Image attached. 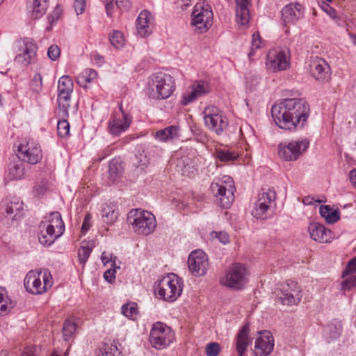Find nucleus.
Segmentation results:
<instances>
[{
    "label": "nucleus",
    "instance_id": "1",
    "mask_svg": "<svg viewBox=\"0 0 356 356\" xmlns=\"http://www.w3.org/2000/svg\"><path fill=\"white\" fill-rule=\"evenodd\" d=\"M271 114L280 129L294 131L306 124L310 115V106L303 98H286L272 106Z\"/></svg>",
    "mask_w": 356,
    "mask_h": 356
},
{
    "label": "nucleus",
    "instance_id": "2",
    "mask_svg": "<svg viewBox=\"0 0 356 356\" xmlns=\"http://www.w3.org/2000/svg\"><path fill=\"white\" fill-rule=\"evenodd\" d=\"M183 281L175 273L159 280L154 289L156 297L165 301L174 302L181 294Z\"/></svg>",
    "mask_w": 356,
    "mask_h": 356
},
{
    "label": "nucleus",
    "instance_id": "3",
    "mask_svg": "<svg viewBox=\"0 0 356 356\" xmlns=\"http://www.w3.org/2000/svg\"><path fill=\"white\" fill-rule=\"evenodd\" d=\"M127 220L136 234L144 236L152 233L156 227L155 216L151 212L140 209L131 210Z\"/></svg>",
    "mask_w": 356,
    "mask_h": 356
},
{
    "label": "nucleus",
    "instance_id": "4",
    "mask_svg": "<svg viewBox=\"0 0 356 356\" xmlns=\"http://www.w3.org/2000/svg\"><path fill=\"white\" fill-rule=\"evenodd\" d=\"M149 86V97L154 99H165L172 93L175 81L172 76L163 72L152 75Z\"/></svg>",
    "mask_w": 356,
    "mask_h": 356
},
{
    "label": "nucleus",
    "instance_id": "5",
    "mask_svg": "<svg viewBox=\"0 0 356 356\" xmlns=\"http://www.w3.org/2000/svg\"><path fill=\"white\" fill-rule=\"evenodd\" d=\"M53 285V279L48 269L39 272H29L24 279V287L32 294H42Z\"/></svg>",
    "mask_w": 356,
    "mask_h": 356
},
{
    "label": "nucleus",
    "instance_id": "6",
    "mask_svg": "<svg viewBox=\"0 0 356 356\" xmlns=\"http://www.w3.org/2000/svg\"><path fill=\"white\" fill-rule=\"evenodd\" d=\"M220 284L233 290H241L247 283V270L240 263L233 264L225 271L219 280Z\"/></svg>",
    "mask_w": 356,
    "mask_h": 356
},
{
    "label": "nucleus",
    "instance_id": "7",
    "mask_svg": "<svg viewBox=\"0 0 356 356\" xmlns=\"http://www.w3.org/2000/svg\"><path fill=\"white\" fill-rule=\"evenodd\" d=\"M213 14L211 6L205 3H197L191 14V24L199 33L207 32L213 24Z\"/></svg>",
    "mask_w": 356,
    "mask_h": 356
},
{
    "label": "nucleus",
    "instance_id": "8",
    "mask_svg": "<svg viewBox=\"0 0 356 356\" xmlns=\"http://www.w3.org/2000/svg\"><path fill=\"white\" fill-rule=\"evenodd\" d=\"M175 336L172 329L162 322H156L152 325L149 334L152 346L161 350L167 348L172 343Z\"/></svg>",
    "mask_w": 356,
    "mask_h": 356
},
{
    "label": "nucleus",
    "instance_id": "9",
    "mask_svg": "<svg viewBox=\"0 0 356 356\" xmlns=\"http://www.w3.org/2000/svg\"><path fill=\"white\" fill-rule=\"evenodd\" d=\"M205 126L218 135H220L228 126L227 118L218 107L210 105L207 106L203 113Z\"/></svg>",
    "mask_w": 356,
    "mask_h": 356
},
{
    "label": "nucleus",
    "instance_id": "10",
    "mask_svg": "<svg viewBox=\"0 0 356 356\" xmlns=\"http://www.w3.org/2000/svg\"><path fill=\"white\" fill-rule=\"evenodd\" d=\"M275 294L276 298L284 305H297L302 299L301 289L297 282L293 280H288L281 284Z\"/></svg>",
    "mask_w": 356,
    "mask_h": 356
},
{
    "label": "nucleus",
    "instance_id": "11",
    "mask_svg": "<svg viewBox=\"0 0 356 356\" xmlns=\"http://www.w3.org/2000/svg\"><path fill=\"white\" fill-rule=\"evenodd\" d=\"M16 156L23 162L35 165L42 160V152L40 145L35 141H24L18 145Z\"/></svg>",
    "mask_w": 356,
    "mask_h": 356
},
{
    "label": "nucleus",
    "instance_id": "12",
    "mask_svg": "<svg viewBox=\"0 0 356 356\" xmlns=\"http://www.w3.org/2000/svg\"><path fill=\"white\" fill-rule=\"evenodd\" d=\"M309 141L307 138L293 140L287 145L278 146L279 156L286 161H296L309 147Z\"/></svg>",
    "mask_w": 356,
    "mask_h": 356
},
{
    "label": "nucleus",
    "instance_id": "13",
    "mask_svg": "<svg viewBox=\"0 0 356 356\" xmlns=\"http://www.w3.org/2000/svg\"><path fill=\"white\" fill-rule=\"evenodd\" d=\"M275 200L276 192L273 188H268L266 191L262 189L252 211V216L257 219L267 218V212Z\"/></svg>",
    "mask_w": 356,
    "mask_h": 356
},
{
    "label": "nucleus",
    "instance_id": "14",
    "mask_svg": "<svg viewBox=\"0 0 356 356\" xmlns=\"http://www.w3.org/2000/svg\"><path fill=\"white\" fill-rule=\"evenodd\" d=\"M188 266L193 275H204L209 268L207 255L202 250L193 251L188 259Z\"/></svg>",
    "mask_w": 356,
    "mask_h": 356
},
{
    "label": "nucleus",
    "instance_id": "15",
    "mask_svg": "<svg viewBox=\"0 0 356 356\" xmlns=\"http://www.w3.org/2000/svg\"><path fill=\"white\" fill-rule=\"evenodd\" d=\"M212 194L216 197L218 204L222 208L230 207L234 200V195L232 185L227 188L223 184L212 182L210 186Z\"/></svg>",
    "mask_w": 356,
    "mask_h": 356
},
{
    "label": "nucleus",
    "instance_id": "16",
    "mask_svg": "<svg viewBox=\"0 0 356 356\" xmlns=\"http://www.w3.org/2000/svg\"><path fill=\"white\" fill-rule=\"evenodd\" d=\"M310 237L315 241L322 243H331L334 238V233L323 225L313 222L308 227Z\"/></svg>",
    "mask_w": 356,
    "mask_h": 356
},
{
    "label": "nucleus",
    "instance_id": "17",
    "mask_svg": "<svg viewBox=\"0 0 356 356\" xmlns=\"http://www.w3.org/2000/svg\"><path fill=\"white\" fill-rule=\"evenodd\" d=\"M266 67L273 72L286 70L289 65L286 54L282 51H270L266 58Z\"/></svg>",
    "mask_w": 356,
    "mask_h": 356
},
{
    "label": "nucleus",
    "instance_id": "18",
    "mask_svg": "<svg viewBox=\"0 0 356 356\" xmlns=\"http://www.w3.org/2000/svg\"><path fill=\"white\" fill-rule=\"evenodd\" d=\"M260 334L255 341L254 353L255 356H268L273 350V337L268 331L260 332Z\"/></svg>",
    "mask_w": 356,
    "mask_h": 356
},
{
    "label": "nucleus",
    "instance_id": "19",
    "mask_svg": "<svg viewBox=\"0 0 356 356\" xmlns=\"http://www.w3.org/2000/svg\"><path fill=\"white\" fill-rule=\"evenodd\" d=\"M120 111L122 119L113 115L108 124L111 134L115 136H119L124 132L129 127L131 122V117L123 111L122 107H120Z\"/></svg>",
    "mask_w": 356,
    "mask_h": 356
},
{
    "label": "nucleus",
    "instance_id": "20",
    "mask_svg": "<svg viewBox=\"0 0 356 356\" xmlns=\"http://www.w3.org/2000/svg\"><path fill=\"white\" fill-rule=\"evenodd\" d=\"M37 49L32 41L25 42L22 53L15 56V62L22 67H27L35 59Z\"/></svg>",
    "mask_w": 356,
    "mask_h": 356
},
{
    "label": "nucleus",
    "instance_id": "21",
    "mask_svg": "<svg viewBox=\"0 0 356 356\" xmlns=\"http://www.w3.org/2000/svg\"><path fill=\"white\" fill-rule=\"evenodd\" d=\"M27 171V166L17 156L10 161L8 165L7 178L10 180L22 179Z\"/></svg>",
    "mask_w": 356,
    "mask_h": 356
},
{
    "label": "nucleus",
    "instance_id": "22",
    "mask_svg": "<svg viewBox=\"0 0 356 356\" xmlns=\"http://www.w3.org/2000/svg\"><path fill=\"white\" fill-rule=\"evenodd\" d=\"M312 74L319 82L326 83L331 78L330 67L324 59H319L314 63Z\"/></svg>",
    "mask_w": 356,
    "mask_h": 356
},
{
    "label": "nucleus",
    "instance_id": "23",
    "mask_svg": "<svg viewBox=\"0 0 356 356\" xmlns=\"http://www.w3.org/2000/svg\"><path fill=\"white\" fill-rule=\"evenodd\" d=\"M301 5L300 3H289L282 10V17L285 24H294L301 15Z\"/></svg>",
    "mask_w": 356,
    "mask_h": 356
},
{
    "label": "nucleus",
    "instance_id": "24",
    "mask_svg": "<svg viewBox=\"0 0 356 356\" xmlns=\"http://www.w3.org/2000/svg\"><path fill=\"white\" fill-rule=\"evenodd\" d=\"M49 0H27V10L33 19H38L46 13Z\"/></svg>",
    "mask_w": 356,
    "mask_h": 356
},
{
    "label": "nucleus",
    "instance_id": "25",
    "mask_svg": "<svg viewBox=\"0 0 356 356\" xmlns=\"http://www.w3.org/2000/svg\"><path fill=\"white\" fill-rule=\"evenodd\" d=\"M152 22V15L147 10H142L136 20V28L138 33L142 37H145L150 34V24Z\"/></svg>",
    "mask_w": 356,
    "mask_h": 356
},
{
    "label": "nucleus",
    "instance_id": "26",
    "mask_svg": "<svg viewBox=\"0 0 356 356\" xmlns=\"http://www.w3.org/2000/svg\"><path fill=\"white\" fill-rule=\"evenodd\" d=\"M236 3V19L238 24L246 25L250 20L249 0H234Z\"/></svg>",
    "mask_w": 356,
    "mask_h": 356
},
{
    "label": "nucleus",
    "instance_id": "27",
    "mask_svg": "<svg viewBox=\"0 0 356 356\" xmlns=\"http://www.w3.org/2000/svg\"><path fill=\"white\" fill-rule=\"evenodd\" d=\"M249 332L250 327L247 323L240 330L237 334L236 350L238 356H243V354L251 343V339L249 338Z\"/></svg>",
    "mask_w": 356,
    "mask_h": 356
},
{
    "label": "nucleus",
    "instance_id": "28",
    "mask_svg": "<svg viewBox=\"0 0 356 356\" xmlns=\"http://www.w3.org/2000/svg\"><path fill=\"white\" fill-rule=\"evenodd\" d=\"M178 126L171 125L156 132L154 137L159 141L168 142L178 139L179 134Z\"/></svg>",
    "mask_w": 356,
    "mask_h": 356
},
{
    "label": "nucleus",
    "instance_id": "29",
    "mask_svg": "<svg viewBox=\"0 0 356 356\" xmlns=\"http://www.w3.org/2000/svg\"><path fill=\"white\" fill-rule=\"evenodd\" d=\"M5 211L6 218H10L12 220H19L22 216L23 203L12 201L6 205Z\"/></svg>",
    "mask_w": 356,
    "mask_h": 356
},
{
    "label": "nucleus",
    "instance_id": "30",
    "mask_svg": "<svg viewBox=\"0 0 356 356\" xmlns=\"http://www.w3.org/2000/svg\"><path fill=\"white\" fill-rule=\"evenodd\" d=\"M47 221H42L47 225H52L53 228L57 229L58 235H62L65 231L64 222L62 220L61 215L58 211L51 212L46 217Z\"/></svg>",
    "mask_w": 356,
    "mask_h": 356
},
{
    "label": "nucleus",
    "instance_id": "31",
    "mask_svg": "<svg viewBox=\"0 0 356 356\" xmlns=\"http://www.w3.org/2000/svg\"><path fill=\"white\" fill-rule=\"evenodd\" d=\"M101 213L102 220L106 224H113L118 218V211L113 204L102 205Z\"/></svg>",
    "mask_w": 356,
    "mask_h": 356
},
{
    "label": "nucleus",
    "instance_id": "32",
    "mask_svg": "<svg viewBox=\"0 0 356 356\" xmlns=\"http://www.w3.org/2000/svg\"><path fill=\"white\" fill-rule=\"evenodd\" d=\"M342 329L341 322L334 319L325 327L324 332L331 340H334L340 337Z\"/></svg>",
    "mask_w": 356,
    "mask_h": 356
},
{
    "label": "nucleus",
    "instance_id": "33",
    "mask_svg": "<svg viewBox=\"0 0 356 356\" xmlns=\"http://www.w3.org/2000/svg\"><path fill=\"white\" fill-rule=\"evenodd\" d=\"M118 341L113 340V343H105L99 349L96 356H122V353L118 348Z\"/></svg>",
    "mask_w": 356,
    "mask_h": 356
},
{
    "label": "nucleus",
    "instance_id": "34",
    "mask_svg": "<svg viewBox=\"0 0 356 356\" xmlns=\"http://www.w3.org/2000/svg\"><path fill=\"white\" fill-rule=\"evenodd\" d=\"M58 95H71L73 91V82L69 76H61L58 82Z\"/></svg>",
    "mask_w": 356,
    "mask_h": 356
},
{
    "label": "nucleus",
    "instance_id": "35",
    "mask_svg": "<svg viewBox=\"0 0 356 356\" xmlns=\"http://www.w3.org/2000/svg\"><path fill=\"white\" fill-rule=\"evenodd\" d=\"M124 172L122 163L118 160L113 159L108 165V179L114 182L120 178Z\"/></svg>",
    "mask_w": 356,
    "mask_h": 356
},
{
    "label": "nucleus",
    "instance_id": "36",
    "mask_svg": "<svg viewBox=\"0 0 356 356\" xmlns=\"http://www.w3.org/2000/svg\"><path fill=\"white\" fill-rule=\"evenodd\" d=\"M149 164V158L145 152V149L142 145L138 146L136 154V166L140 170H145Z\"/></svg>",
    "mask_w": 356,
    "mask_h": 356
},
{
    "label": "nucleus",
    "instance_id": "37",
    "mask_svg": "<svg viewBox=\"0 0 356 356\" xmlns=\"http://www.w3.org/2000/svg\"><path fill=\"white\" fill-rule=\"evenodd\" d=\"M13 307L12 301L5 288L0 286V316L7 314Z\"/></svg>",
    "mask_w": 356,
    "mask_h": 356
},
{
    "label": "nucleus",
    "instance_id": "38",
    "mask_svg": "<svg viewBox=\"0 0 356 356\" xmlns=\"http://www.w3.org/2000/svg\"><path fill=\"white\" fill-rule=\"evenodd\" d=\"M70 99L71 95H58V115L63 118L68 116Z\"/></svg>",
    "mask_w": 356,
    "mask_h": 356
},
{
    "label": "nucleus",
    "instance_id": "39",
    "mask_svg": "<svg viewBox=\"0 0 356 356\" xmlns=\"http://www.w3.org/2000/svg\"><path fill=\"white\" fill-rule=\"evenodd\" d=\"M97 76V74L95 70L92 69H86L77 77V83L80 86L86 88V84L95 79Z\"/></svg>",
    "mask_w": 356,
    "mask_h": 356
},
{
    "label": "nucleus",
    "instance_id": "40",
    "mask_svg": "<svg viewBox=\"0 0 356 356\" xmlns=\"http://www.w3.org/2000/svg\"><path fill=\"white\" fill-rule=\"evenodd\" d=\"M215 154L216 158L221 162H229L234 161L238 157V154L237 153L225 148L216 149Z\"/></svg>",
    "mask_w": 356,
    "mask_h": 356
},
{
    "label": "nucleus",
    "instance_id": "41",
    "mask_svg": "<svg viewBox=\"0 0 356 356\" xmlns=\"http://www.w3.org/2000/svg\"><path fill=\"white\" fill-rule=\"evenodd\" d=\"M76 330V323L71 319H66L63 323V334L65 341L70 339Z\"/></svg>",
    "mask_w": 356,
    "mask_h": 356
},
{
    "label": "nucleus",
    "instance_id": "42",
    "mask_svg": "<svg viewBox=\"0 0 356 356\" xmlns=\"http://www.w3.org/2000/svg\"><path fill=\"white\" fill-rule=\"evenodd\" d=\"M191 88L199 97L208 94L211 90L209 84L202 80L195 82Z\"/></svg>",
    "mask_w": 356,
    "mask_h": 356
},
{
    "label": "nucleus",
    "instance_id": "43",
    "mask_svg": "<svg viewBox=\"0 0 356 356\" xmlns=\"http://www.w3.org/2000/svg\"><path fill=\"white\" fill-rule=\"evenodd\" d=\"M60 235H58L57 233V236H50L48 234H43V229H40V232L38 234V240L40 244L44 246H50L55 240L58 238Z\"/></svg>",
    "mask_w": 356,
    "mask_h": 356
},
{
    "label": "nucleus",
    "instance_id": "44",
    "mask_svg": "<svg viewBox=\"0 0 356 356\" xmlns=\"http://www.w3.org/2000/svg\"><path fill=\"white\" fill-rule=\"evenodd\" d=\"M321 7V9L333 20H334L336 23H337L339 25H341L343 21L341 20V17L337 15V11L332 6H330L327 3H323Z\"/></svg>",
    "mask_w": 356,
    "mask_h": 356
},
{
    "label": "nucleus",
    "instance_id": "45",
    "mask_svg": "<svg viewBox=\"0 0 356 356\" xmlns=\"http://www.w3.org/2000/svg\"><path fill=\"white\" fill-rule=\"evenodd\" d=\"M111 44L115 48L123 47L124 38L123 34L119 31H114L109 38Z\"/></svg>",
    "mask_w": 356,
    "mask_h": 356
},
{
    "label": "nucleus",
    "instance_id": "46",
    "mask_svg": "<svg viewBox=\"0 0 356 356\" xmlns=\"http://www.w3.org/2000/svg\"><path fill=\"white\" fill-rule=\"evenodd\" d=\"M349 275V277L341 282V289L343 291H350L351 289L356 286V272Z\"/></svg>",
    "mask_w": 356,
    "mask_h": 356
},
{
    "label": "nucleus",
    "instance_id": "47",
    "mask_svg": "<svg viewBox=\"0 0 356 356\" xmlns=\"http://www.w3.org/2000/svg\"><path fill=\"white\" fill-rule=\"evenodd\" d=\"M57 131L59 136L63 138L67 136L70 133V124L65 120H58L57 124Z\"/></svg>",
    "mask_w": 356,
    "mask_h": 356
},
{
    "label": "nucleus",
    "instance_id": "48",
    "mask_svg": "<svg viewBox=\"0 0 356 356\" xmlns=\"http://www.w3.org/2000/svg\"><path fill=\"white\" fill-rule=\"evenodd\" d=\"M145 152L151 158L161 157L163 153V149L157 145H149L145 149Z\"/></svg>",
    "mask_w": 356,
    "mask_h": 356
},
{
    "label": "nucleus",
    "instance_id": "49",
    "mask_svg": "<svg viewBox=\"0 0 356 356\" xmlns=\"http://www.w3.org/2000/svg\"><path fill=\"white\" fill-rule=\"evenodd\" d=\"M199 97L191 88V91H187L182 95L181 103L182 105L186 106L197 99Z\"/></svg>",
    "mask_w": 356,
    "mask_h": 356
},
{
    "label": "nucleus",
    "instance_id": "50",
    "mask_svg": "<svg viewBox=\"0 0 356 356\" xmlns=\"http://www.w3.org/2000/svg\"><path fill=\"white\" fill-rule=\"evenodd\" d=\"M121 311L122 314L127 318H132L137 313L136 306L134 303L123 305Z\"/></svg>",
    "mask_w": 356,
    "mask_h": 356
},
{
    "label": "nucleus",
    "instance_id": "51",
    "mask_svg": "<svg viewBox=\"0 0 356 356\" xmlns=\"http://www.w3.org/2000/svg\"><path fill=\"white\" fill-rule=\"evenodd\" d=\"M91 252L92 248L89 246L81 245L78 252V257L81 264L84 265L86 264Z\"/></svg>",
    "mask_w": 356,
    "mask_h": 356
},
{
    "label": "nucleus",
    "instance_id": "52",
    "mask_svg": "<svg viewBox=\"0 0 356 356\" xmlns=\"http://www.w3.org/2000/svg\"><path fill=\"white\" fill-rule=\"evenodd\" d=\"M42 76L40 73H37L31 81V89L35 92H39L42 90Z\"/></svg>",
    "mask_w": 356,
    "mask_h": 356
},
{
    "label": "nucleus",
    "instance_id": "53",
    "mask_svg": "<svg viewBox=\"0 0 356 356\" xmlns=\"http://www.w3.org/2000/svg\"><path fill=\"white\" fill-rule=\"evenodd\" d=\"M220 351V346L216 342H212L206 346V354L207 356H218Z\"/></svg>",
    "mask_w": 356,
    "mask_h": 356
},
{
    "label": "nucleus",
    "instance_id": "54",
    "mask_svg": "<svg viewBox=\"0 0 356 356\" xmlns=\"http://www.w3.org/2000/svg\"><path fill=\"white\" fill-rule=\"evenodd\" d=\"M356 270V257L351 259L347 264L345 270L342 273V277H346Z\"/></svg>",
    "mask_w": 356,
    "mask_h": 356
},
{
    "label": "nucleus",
    "instance_id": "55",
    "mask_svg": "<svg viewBox=\"0 0 356 356\" xmlns=\"http://www.w3.org/2000/svg\"><path fill=\"white\" fill-rule=\"evenodd\" d=\"M60 54V48L55 44L51 45L47 51V56L51 60H56Z\"/></svg>",
    "mask_w": 356,
    "mask_h": 356
},
{
    "label": "nucleus",
    "instance_id": "56",
    "mask_svg": "<svg viewBox=\"0 0 356 356\" xmlns=\"http://www.w3.org/2000/svg\"><path fill=\"white\" fill-rule=\"evenodd\" d=\"M86 0H74V8L77 15L82 14L86 9Z\"/></svg>",
    "mask_w": 356,
    "mask_h": 356
},
{
    "label": "nucleus",
    "instance_id": "57",
    "mask_svg": "<svg viewBox=\"0 0 356 356\" xmlns=\"http://www.w3.org/2000/svg\"><path fill=\"white\" fill-rule=\"evenodd\" d=\"M62 13V10L59 6H56L51 15H49L48 19L50 24H53L58 20Z\"/></svg>",
    "mask_w": 356,
    "mask_h": 356
},
{
    "label": "nucleus",
    "instance_id": "58",
    "mask_svg": "<svg viewBox=\"0 0 356 356\" xmlns=\"http://www.w3.org/2000/svg\"><path fill=\"white\" fill-rule=\"evenodd\" d=\"M39 229H43V234H48L51 236H57V231H56V229L53 228L52 225H47V224H44V222H41L39 226Z\"/></svg>",
    "mask_w": 356,
    "mask_h": 356
},
{
    "label": "nucleus",
    "instance_id": "59",
    "mask_svg": "<svg viewBox=\"0 0 356 356\" xmlns=\"http://www.w3.org/2000/svg\"><path fill=\"white\" fill-rule=\"evenodd\" d=\"M193 135L195 140L197 142L204 143L208 141V137L205 133H204L202 130L195 129L193 131Z\"/></svg>",
    "mask_w": 356,
    "mask_h": 356
},
{
    "label": "nucleus",
    "instance_id": "60",
    "mask_svg": "<svg viewBox=\"0 0 356 356\" xmlns=\"http://www.w3.org/2000/svg\"><path fill=\"white\" fill-rule=\"evenodd\" d=\"M260 77L256 74H250L246 76V83L250 86V87L256 86L259 84Z\"/></svg>",
    "mask_w": 356,
    "mask_h": 356
},
{
    "label": "nucleus",
    "instance_id": "61",
    "mask_svg": "<svg viewBox=\"0 0 356 356\" xmlns=\"http://www.w3.org/2000/svg\"><path fill=\"white\" fill-rule=\"evenodd\" d=\"M339 213L335 210H331L329 215L325 217V220L328 223H334L339 220Z\"/></svg>",
    "mask_w": 356,
    "mask_h": 356
},
{
    "label": "nucleus",
    "instance_id": "62",
    "mask_svg": "<svg viewBox=\"0 0 356 356\" xmlns=\"http://www.w3.org/2000/svg\"><path fill=\"white\" fill-rule=\"evenodd\" d=\"M115 4L122 11L128 10L131 7L130 0H115Z\"/></svg>",
    "mask_w": 356,
    "mask_h": 356
},
{
    "label": "nucleus",
    "instance_id": "63",
    "mask_svg": "<svg viewBox=\"0 0 356 356\" xmlns=\"http://www.w3.org/2000/svg\"><path fill=\"white\" fill-rule=\"evenodd\" d=\"M91 218L92 216L90 213H86L81 226V232H86L89 230L91 227Z\"/></svg>",
    "mask_w": 356,
    "mask_h": 356
},
{
    "label": "nucleus",
    "instance_id": "64",
    "mask_svg": "<svg viewBox=\"0 0 356 356\" xmlns=\"http://www.w3.org/2000/svg\"><path fill=\"white\" fill-rule=\"evenodd\" d=\"M115 269H108L104 273V277L106 281L112 283L115 278Z\"/></svg>",
    "mask_w": 356,
    "mask_h": 356
}]
</instances>
